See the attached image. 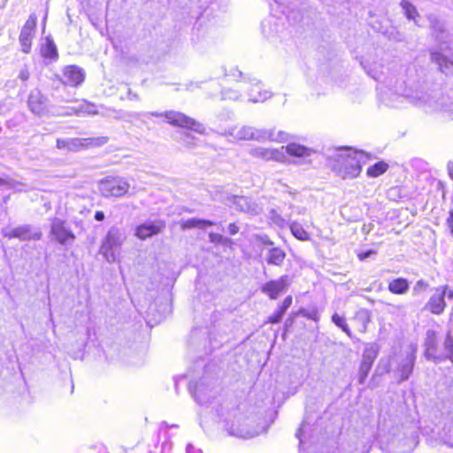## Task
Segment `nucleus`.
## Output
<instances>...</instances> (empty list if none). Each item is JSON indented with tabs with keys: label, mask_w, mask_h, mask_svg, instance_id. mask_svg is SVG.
Returning <instances> with one entry per match:
<instances>
[{
	"label": "nucleus",
	"mask_w": 453,
	"mask_h": 453,
	"mask_svg": "<svg viewBox=\"0 0 453 453\" xmlns=\"http://www.w3.org/2000/svg\"><path fill=\"white\" fill-rule=\"evenodd\" d=\"M363 151H354L346 155H339L335 158L333 171L342 179H355L359 176L362 171V165L359 154Z\"/></svg>",
	"instance_id": "obj_1"
},
{
	"label": "nucleus",
	"mask_w": 453,
	"mask_h": 453,
	"mask_svg": "<svg viewBox=\"0 0 453 453\" xmlns=\"http://www.w3.org/2000/svg\"><path fill=\"white\" fill-rule=\"evenodd\" d=\"M160 116H163L166 122L173 127L190 130L199 134H205V127L202 123L181 111H166Z\"/></svg>",
	"instance_id": "obj_2"
},
{
	"label": "nucleus",
	"mask_w": 453,
	"mask_h": 453,
	"mask_svg": "<svg viewBox=\"0 0 453 453\" xmlns=\"http://www.w3.org/2000/svg\"><path fill=\"white\" fill-rule=\"evenodd\" d=\"M108 139L104 136L88 137V138H72L58 139L56 146L59 150L68 151H78L89 148L100 147L107 142Z\"/></svg>",
	"instance_id": "obj_3"
},
{
	"label": "nucleus",
	"mask_w": 453,
	"mask_h": 453,
	"mask_svg": "<svg viewBox=\"0 0 453 453\" xmlns=\"http://www.w3.org/2000/svg\"><path fill=\"white\" fill-rule=\"evenodd\" d=\"M453 298V290L448 285L435 288L434 294L429 297L426 303L425 309L429 311L432 314L441 315L446 309L445 296Z\"/></svg>",
	"instance_id": "obj_4"
},
{
	"label": "nucleus",
	"mask_w": 453,
	"mask_h": 453,
	"mask_svg": "<svg viewBox=\"0 0 453 453\" xmlns=\"http://www.w3.org/2000/svg\"><path fill=\"white\" fill-rule=\"evenodd\" d=\"M36 26H37V16L35 13H31L23 25L19 36V41L21 45V50L22 52L27 54L30 52L32 48V40L35 35L36 31Z\"/></svg>",
	"instance_id": "obj_5"
},
{
	"label": "nucleus",
	"mask_w": 453,
	"mask_h": 453,
	"mask_svg": "<svg viewBox=\"0 0 453 453\" xmlns=\"http://www.w3.org/2000/svg\"><path fill=\"white\" fill-rule=\"evenodd\" d=\"M85 77V71L81 67L68 65L63 67L62 75L58 80L64 86L77 88L84 82Z\"/></svg>",
	"instance_id": "obj_6"
},
{
	"label": "nucleus",
	"mask_w": 453,
	"mask_h": 453,
	"mask_svg": "<svg viewBox=\"0 0 453 453\" xmlns=\"http://www.w3.org/2000/svg\"><path fill=\"white\" fill-rule=\"evenodd\" d=\"M100 190L105 197H119L127 193L128 184L116 178L107 179L102 182Z\"/></svg>",
	"instance_id": "obj_7"
},
{
	"label": "nucleus",
	"mask_w": 453,
	"mask_h": 453,
	"mask_svg": "<svg viewBox=\"0 0 453 453\" xmlns=\"http://www.w3.org/2000/svg\"><path fill=\"white\" fill-rule=\"evenodd\" d=\"M50 234L60 244L75 239L74 234L65 226V221L58 219H53Z\"/></svg>",
	"instance_id": "obj_8"
},
{
	"label": "nucleus",
	"mask_w": 453,
	"mask_h": 453,
	"mask_svg": "<svg viewBox=\"0 0 453 453\" xmlns=\"http://www.w3.org/2000/svg\"><path fill=\"white\" fill-rule=\"evenodd\" d=\"M288 286V277L283 275L277 280H271L265 282L261 291L265 294L270 299H277L281 293H283Z\"/></svg>",
	"instance_id": "obj_9"
},
{
	"label": "nucleus",
	"mask_w": 453,
	"mask_h": 453,
	"mask_svg": "<svg viewBox=\"0 0 453 453\" xmlns=\"http://www.w3.org/2000/svg\"><path fill=\"white\" fill-rule=\"evenodd\" d=\"M165 227L163 220L142 223L135 227L134 235L140 240H146L160 234Z\"/></svg>",
	"instance_id": "obj_10"
},
{
	"label": "nucleus",
	"mask_w": 453,
	"mask_h": 453,
	"mask_svg": "<svg viewBox=\"0 0 453 453\" xmlns=\"http://www.w3.org/2000/svg\"><path fill=\"white\" fill-rule=\"evenodd\" d=\"M27 105L32 112L42 115L47 111L48 101L40 89H35L28 95Z\"/></svg>",
	"instance_id": "obj_11"
},
{
	"label": "nucleus",
	"mask_w": 453,
	"mask_h": 453,
	"mask_svg": "<svg viewBox=\"0 0 453 453\" xmlns=\"http://www.w3.org/2000/svg\"><path fill=\"white\" fill-rule=\"evenodd\" d=\"M121 245V240L117 230H110L102 241L100 251L104 257H113L114 250Z\"/></svg>",
	"instance_id": "obj_12"
},
{
	"label": "nucleus",
	"mask_w": 453,
	"mask_h": 453,
	"mask_svg": "<svg viewBox=\"0 0 453 453\" xmlns=\"http://www.w3.org/2000/svg\"><path fill=\"white\" fill-rule=\"evenodd\" d=\"M293 297L292 296H287L281 303L278 306L277 310L270 315L265 321L264 324L276 325L279 324L285 315L286 311L292 305Z\"/></svg>",
	"instance_id": "obj_13"
},
{
	"label": "nucleus",
	"mask_w": 453,
	"mask_h": 453,
	"mask_svg": "<svg viewBox=\"0 0 453 453\" xmlns=\"http://www.w3.org/2000/svg\"><path fill=\"white\" fill-rule=\"evenodd\" d=\"M42 236L41 232L32 233L30 226H18L8 234L9 238H18L19 240H40Z\"/></svg>",
	"instance_id": "obj_14"
},
{
	"label": "nucleus",
	"mask_w": 453,
	"mask_h": 453,
	"mask_svg": "<svg viewBox=\"0 0 453 453\" xmlns=\"http://www.w3.org/2000/svg\"><path fill=\"white\" fill-rule=\"evenodd\" d=\"M414 363L415 357L413 354H410L401 360L396 367L400 380H405L410 377L413 370Z\"/></svg>",
	"instance_id": "obj_15"
},
{
	"label": "nucleus",
	"mask_w": 453,
	"mask_h": 453,
	"mask_svg": "<svg viewBox=\"0 0 453 453\" xmlns=\"http://www.w3.org/2000/svg\"><path fill=\"white\" fill-rule=\"evenodd\" d=\"M371 311L366 309H360L355 312L352 320L357 326L359 333L364 334L367 330V326L371 322Z\"/></svg>",
	"instance_id": "obj_16"
},
{
	"label": "nucleus",
	"mask_w": 453,
	"mask_h": 453,
	"mask_svg": "<svg viewBox=\"0 0 453 453\" xmlns=\"http://www.w3.org/2000/svg\"><path fill=\"white\" fill-rule=\"evenodd\" d=\"M377 355L378 352L374 348L369 347L365 349L360 363V371L363 372L364 376H366L370 372Z\"/></svg>",
	"instance_id": "obj_17"
},
{
	"label": "nucleus",
	"mask_w": 453,
	"mask_h": 453,
	"mask_svg": "<svg viewBox=\"0 0 453 453\" xmlns=\"http://www.w3.org/2000/svg\"><path fill=\"white\" fill-rule=\"evenodd\" d=\"M286 153L290 157H307L314 152L311 148L296 142H290L285 146Z\"/></svg>",
	"instance_id": "obj_18"
},
{
	"label": "nucleus",
	"mask_w": 453,
	"mask_h": 453,
	"mask_svg": "<svg viewBox=\"0 0 453 453\" xmlns=\"http://www.w3.org/2000/svg\"><path fill=\"white\" fill-rule=\"evenodd\" d=\"M410 282L403 277L391 280L388 284V291L393 295H404L409 291Z\"/></svg>",
	"instance_id": "obj_19"
},
{
	"label": "nucleus",
	"mask_w": 453,
	"mask_h": 453,
	"mask_svg": "<svg viewBox=\"0 0 453 453\" xmlns=\"http://www.w3.org/2000/svg\"><path fill=\"white\" fill-rule=\"evenodd\" d=\"M40 54L45 59H49L51 61H55L58 59V49L51 38H45V43L41 45L40 47Z\"/></svg>",
	"instance_id": "obj_20"
},
{
	"label": "nucleus",
	"mask_w": 453,
	"mask_h": 453,
	"mask_svg": "<svg viewBox=\"0 0 453 453\" xmlns=\"http://www.w3.org/2000/svg\"><path fill=\"white\" fill-rule=\"evenodd\" d=\"M287 254L284 250L274 247L269 250L266 261L269 265L280 266L283 265Z\"/></svg>",
	"instance_id": "obj_21"
},
{
	"label": "nucleus",
	"mask_w": 453,
	"mask_h": 453,
	"mask_svg": "<svg viewBox=\"0 0 453 453\" xmlns=\"http://www.w3.org/2000/svg\"><path fill=\"white\" fill-rule=\"evenodd\" d=\"M289 229L294 237L299 241L305 242L311 239L310 233L304 228V226L301 223L297 221H293L289 225Z\"/></svg>",
	"instance_id": "obj_22"
},
{
	"label": "nucleus",
	"mask_w": 453,
	"mask_h": 453,
	"mask_svg": "<svg viewBox=\"0 0 453 453\" xmlns=\"http://www.w3.org/2000/svg\"><path fill=\"white\" fill-rule=\"evenodd\" d=\"M389 168V165L385 161H378L369 166L366 170V175L371 178H377L384 174Z\"/></svg>",
	"instance_id": "obj_23"
},
{
	"label": "nucleus",
	"mask_w": 453,
	"mask_h": 453,
	"mask_svg": "<svg viewBox=\"0 0 453 453\" xmlns=\"http://www.w3.org/2000/svg\"><path fill=\"white\" fill-rule=\"evenodd\" d=\"M213 225V221L202 219H189L180 223V226L182 229L203 228L205 226H211Z\"/></svg>",
	"instance_id": "obj_24"
},
{
	"label": "nucleus",
	"mask_w": 453,
	"mask_h": 453,
	"mask_svg": "<svg viewBox=\"0 0 453 453\" xmlns=\"http://www.w3.org/2000/svg\"><path fill=\"white\" fill-rule=\"evenodd\" d=\"M254 157H260L264 160H278L280 152L275 149H255L251 152Z\"/></svg>",
	"instance_id": "obj_25"
},
{
	"label": "nucleus",
	"mask_w": 453,
	"mask_h": 453,
	"mask_svg": "<svg viewBox=\"0 0 453 453\" xmlns=\"http://www.w3.org/2000/svg\"><path fill=\"white\" fill-rule=\"evenodd\" d=\"M403 8L406 18L409 20L416 21L417 18L419 17V13L416 8V6L407 0H403L400 4Z\"/></svg>",
	"instance_id": "obj_26"
},
{
	"label": "nucleus",
	"mask_w": 453,
	"mask_h": 453,
	"mask_svg": "<svg viewBox=\"0 0 453 453\" xmlns=\"http://www.w3.org/2000/svg\"><path fill=\"white\" fill-rule=\"evenodd\" d=\"M332 321L340 327L348 336L351 337V331L345 320V319L339 315L338 313H334L332 316Z\"/></svg>",
	"instance_id": "obj_27"
},
{
	"label": "nucleus",
	"mask_w": 453,
	"mask_h": 453,
	"mask_svg": "<svg viewBox=\"0 0 453 453\" xmlns=\"http://www.w3.org/2000/svg\"><path fill=\"white\" fill-rule=\"evenodd\" d=\"M428 283L424 280H418L412 288V295H419L420 292L425 291L428 288Z\"/></svg>",
	"instance_id": "obj_28"
},
{
	"label": "nucleus",
	"mask_w": 453,
	"mask_h": 453,
	"mask_svg": "<svg viewBox=\"0 0 453 453\" xmlns=\"http://www.w3.org/2000/svg\"><path fill=\"white\" fill-rule=\"evenodd\" d=\"M239 139L241 140H252L254 139V134L250 128H242L239 134Z\"/></svg>",
	"instance_id": "obj_29"
},
{
	"label": "nucleus",
	"mask_w": 453,
	"mask_h": 453,
	"mask_svg": "<svg viewBox=\"0 0 453 453\" xmlns=\"http://www.w3.org/2000/svg\"><path fill=\"white\" fill-rule=\"evenodd\" d=\"M374 254H376V250H366V251L358 252L357 256V258L360 261H364L365 258H367L371 255H374Z\"/></svg>",
	"instance_id": "obj_30"
},
{
	"label": "nucleus",
	"mask_w": 453,
	"mask_h": 453,
	"mask_svg": "<svg viewBox=\"0 0 453 453\" xmlns=\"http://www.w3.org/2000/svg\"><path fill=\"white\" fill-rule=\"evenodd\" d=\"M288 139V134L284 131L278 132L276 138H272L273 141L277 142H283Z\"/></svg>",
	"instance_id": "obj_31"
},
{
	"label": "nucleus",
	"mask_w": 453,
	"mask_h": 453,
	"mask_svg": "<svg viewBox=\"0 0 453 453\" xmlns=\"http://www.w3.org/2000/svg\"><path fill=\"white\" fill-rule=\"evenodd\" d=\"M432 29L434 30V33L438 34V33H443L444 32V28L439 23V21L435 20L432 26H431Z\"/></svg>",
	"instance_id": "obj_32"
},
{
	"label": "nucleus",
	"mask_w": 453,
	"mask_h": 453,
	"mask_svg": "<svg viewBox=\"0 0 453 453\" xmlns=\"http://www.w3.org/2000/svg\"><path fill=\"white\" fill-rule=\"evenodd\" d=\"M227 229L231 235H234V234H238L240 228L236 223H230L227 226Z\"/></svg>",
	"instance_id": "obj_33"
},
{
	"label": "nucleus",
	"mask_w": 453,
	"mask_h": 453,
	"mask_svg": "<svg viewBox=\"0 0 453 453\" xmlns=\"http://www.w3.org/2000/svg\"><path fill=\"white\" fill-rule=\"evenodd\" d=\"M446 222H447V225L449 227L450 233L453 236V210H450L449 211V217L447 218Z\"/></svg>",
	"instance_id": "obj_34"
},
{
	"label": "nucleus",
	"mask_w": 453,
	"mask_h": 453,
	"mask_svg": "<svg viewBox=\"0 0 453 453\" xmlns=\"http://www.w3.org/2000/svg\"><path fill=\"white\" fill-rule=\"evenodd\" d=\"M30 77V73L27 69L21 70L19 73V79L22 81H27Z\"/></svg>",
	"instance_id": "obj_35"
},
{
	"label": "nucleus",
	"mask_w": 453,
	"mask_h": 453,
	"mask_svg": "<svg viewBox=\"0 0 453 453\" xmlns=\"http://www.w3.org/2000/svg\"><path fill=\"white\" fill-rule=\"evenodd\" d=\"M209 236H210L211 242H221V240H222V235L219 234L211 233Z\"/></svg>",
	"instance_id": "obj_36"
},
{
	"label": "nucleus",
	"mask_w": 453,
	"mask_h": 453,
	"mask_svg": "<svg viewBox=\"0 0 453 453\" xmlns=\"http://www.w3.org/2000/svg\"><path fill=\"white\" fill-rule=\"evenodd\" d=\"M94 218L97 221H103L104 219V213L102 211H96Z\"/></svg>",
	"instance_id": "obj_37"
},
{
	"label": "nucleus",
	"mask_w": 453,
	"mask_h": 453,
	"mask_svg": "<svg viewBox=\"0 0 453 453\" xmlns=\"http://www.w3.org/2000/svg\"><path fill=\"white\" fill-rule=\"evenodd\" d=\"M273 221L276 224H278L279 226H281L283 223H284V219H281L279 215H275L273 218Z\"/></svg>",
	"instance_id": "obj_38"
},
{
	"label": "nucleus",
	"mask_w": 453,
	"mask_h": 453,
	"mask_svg": "<svg viewBox=\"0 0 453 453\" xmlns=\"http://www.w3.org/2000/svg\"><path fill=\"white\" fill-rule=\"evenodd\" d=\"M448 174L449 176V178L453 180V164L451 165H448Z\"/></svg>",
	"instance_id": "obj_39"
},
{
	"label": "nucleus",
	"mask_w": 453,
	"mask_h": 453,
	"mask_svg": "<svg viewBox=\"0 0 453 453\" xmlns=\"http://www.w3.org/2000/svg\"><path fill=\"white\" fill-rule=\"evenodd\" d=\"M307 317L310 318V319H312L314 320H318V315H317L316 311L313 314L307 315Z\"/></svg>",
	"instance_id": "obj_40"
},
{
	"label": "nucleus",
	"mask_w": 453,
	"mask_h": 453,
	"mask_svg": "<svg viewBox=\"0 0 453 453\" xmlns=\"http://www.w3.org/2000/svg\"><path fill=\"white\" fill-rule=\"evenodd\" d=\"M4 184H6V180L2 179V178H0V186L1 185H4Z\"/></svg>",
	"instance_id": "obj_41"
}]
</instances>
